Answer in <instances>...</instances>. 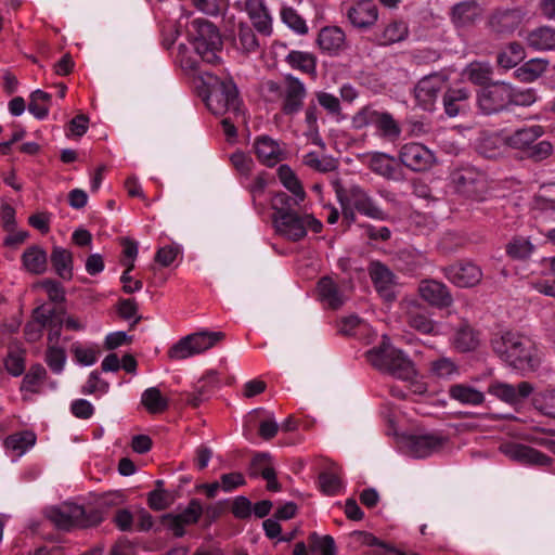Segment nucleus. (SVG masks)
<instances>
[{
  "instance_id": "nucleus-21",
  "label": "nucleus",
  "mask_w": 555,
  "mask_h": 555,
  "mask_svg": "<svg viewBox=\"0 0 555 555\" xmlns=\"http://www.w3.org/2000/svg\"><path fill=\"white\" fill-rule=\"evenodd\" d=\"M348 20L360 29H367L378 17V9L372 0H360L348 9Z\"/></svg>"
},
{
  "instance_id": "nucleus-39",
  "label": "nucleus",
  "mask_w": 555,
  "mask_h": 555,
  "mask_svg": "<svg viewBox=\"0 0 555 555\" xmlns=\"http://www.w3.org/2000/svg\"><path fill=\"white\" fill-rule=\"evenodd\" d=\"M278 175L282 184L293 194L292 199L301 203L306 198L305 190L294 171L287 165H281Z\"/></svg>"
},
{
  "instance_id": "nucleus-23",
  "label": "nucleus",
  "mask_w": 555,
  "mask_h": 555,
  "mask_svg": "<svg viewBox=\"0 0 555 555\" xmlns=\"http://www.w3.org/2000/svg\"><path fill=\"white\" fill-rule=\"evenodd\" d=\"M470 91L467 88H450L442 99L444 112L449 117L465 114L470 105Z\"/></svg>"
},
{
  "instance_id": "nucleus-49",
  "label": "nucleus",
  "mask_w": 555,
  "mask_h": 555,
  "mask_svg": "<svg viewBox=\"0 0 555 555\" xmlns=\"http://www.w3.org/2000/svg\"><path fill=\"white\" fill-rule=\"evenodd\" d=\"M308 546L311 552H320L322 555H335L336 545L332 535H319L317 532H311L308 535Z\"/></svg>"
},
{
  "instance_id": "nucleus-15",
  "label": "nucleus",
  "mask_w": 555,
  "mask_h": 555,
  "mask_svg": "<svg viewBox=\"0 0 555 555\" xmlns=\"http://www.w3.org/2000/svg\"><path fill=\"white\" fill-rule=\"evenodd\" d=\"M447 439L439 434L409 435L404 439L408 452L417 459H424L442 449Z\"/></svg>"
},
{
  "instance_id": "nucleus-33",
  "label": "nucleus",
  "mask_w": 555,
  "mask_h": 555,
  "mask_svg": "<svg viewBox=\"0 0 555 555\" xmlns=\"http://www.w3.org/2000/svg\"><path fill=\"white\" fill-rule=\"evenodd\" d=\"M537 250V246L532 244L529 237L522 235H515L506 244V255L512 260L526 261Z\"/></svg>"
},
{
  "instance_id": "nucleus-53",
  "label": "nucleus",
  "mask_w": 555,
  "mask_h": 555,
  "mask_svg": "<svg viewBox=\"0 0 555 555\" xmlns=\"http://www.w3.org/2000/svg\"><path fill=\"white\" fill-rule=\"evenodd\" d=\"M319 485L321 491L330 496L337 495L343 488L340 477L336 472L333 470H325L320 473Z\"/></svg>"
},
{
  "instance_id": "nucleus-55",
  "label": "nucleus",
  "mask_w": 555,
  "mask_h": 555,
  "mask_svg": "<svg viewBox=\"0 0 555 555\" xmlns=\"http://www.w3.org/2000/svg\"><path fill=\"white\" fill-rule=\"evenodd\" d=\"M62 320L56 314V306H51V313H49V318L47 320L46 330L47 334V346H59V341L62 335Z\"/></svg>"
},
{
  "instance_id": "nucleus-44",
  "label": "nucleus",
  "mask_w": 555,
  "mask_h": 555,
  "mask_svg": "<svg viewBox=\"0 0 555 555\" xmlns=\"http://www.w3.org/2000/svg\"><path fill=\"white\" fill-rule=\"evenodd\" d=\"M546 69V62L540 59H531L517 68L513 75L522 82H532L538 79Z\"/></svg>"
},
{
  "instance_id": "nucleus-32",
  "label": "nucleus",
  "mask_w": 555,
  "mask_h": 555,
  "mask_svg": "<svg viewBox=\"0 0 555 555\" xmlns=\"http://www.w3.org/2000/svg\"><path fill=\"white\" fill-rule=\"evenodd\" d=\"M51 264L55 273L63 280L73 278V254L63 247L54 246L51 256Z\"/></svg>"
},
{
  "instance_id": "nucleus-25",
  "label": "nucleus",
  "mask_w": 555,
  "mask_h": 555,
  "mask_svg": "<svg viewBox=\"0 0 555 555\" xmlns=\"http://www.w3.org/2000/svg\"><path fill=\"white\" fill-rule=\"evenodd\" d=\"M51 306L50 304H42L33 310L30 320L24 326V335L27 341L36 343L42 337L49 313H51Z\"/></svg>"
},
{
  "instance_id": "nucleus-41",
  "label": "nucleus",
  "mask_w": 555,
  "mask_h": 555,
  "mask_svg": "<svg viewBox=\"0 0 555 555\" xmlns=\"http://www.w3.org/2000/svg\"><path fill=\"white\" fill-rule=\"evenodd\" d=\"M141 403L151 414L165 412L169 406L168 399L157 387L146 388L141 396Z\"/></svg>"
},
{
  "instance_id": "nucleus-54",
  "label": "nucleus",
  "mask_w": 555,
  "mask_h": 555,
  "mask_svg": "<svg viewBox=\"0 0 555 555\" xmlns=\"http://www.w3.org/2000/svg\"><path fill=\"white\" fill-rule=\"evenodd\" d=\"M533 404L542 414L555 418V389H545L539 392Z\"/></svg>"
},
{
  "instance_id": "nucleus-40",
  "label": "nucleus",
  "mask_w": 555,
  "mask_h": 555,
  "mask_svg": "<svg viewBox=\"0 0 555 555\" xmlns=\"http://www.w3.org/2000/svg\"><path fill=\"white\" fill-rule=\"evenodd\" d=\"M465 74L472 83L479 86V89L495 82L492 79V67L487 63L473 62L466 67Z\"/></svg>"
},
{
  "instance_id": "nucleus-34",
  "label": "nucleus",
  "mask_w": 555,
  "mask_h": 555,
  "mask_svg": "<svg viewBox=\"0 0 555 555\" xmlns=\"http://www.w3.org/2000/svg\"><path fill=\"white\" fill-rule=\"evenodd\" d=\"M345 42V33L337 26L323 27L318 36V44L321 50L328 53L337 52Z\"/></svg>"
},
{
  "instance_id": "nucleus-45",
  "label": "nucleus",
  "mask_w": 555,
  "mask_h": 555,
  "mask_svg": "<svg viewBox=\"0 0 555 555\" xmlns=\"http://www.w3.org/2000/svg\"><path fill=\"white\" fill-rule=\"evenodd\" d=\"M286 62L291 67L301 70L302 73H315L317 59L312 53L293 50L287 54Z\"/></svg>"
},
{
  "instance_id": "nucleus-1",
  "label": "nucleus",
  "mask_w": 555,
  "mask_h": 555,
  "mask_svg": "<svg viewBox=\"0 0 555 555\" xmlns=\"http://www.w3.org/2000/svg\"><path fill=\"white\" fill-rule=\"evenodd\" d=\"M183 67L199 78L205 89L204 101L208 109L215 115L232 112L241 113V99L232 77L218 75L203 69L199 61L193 57L183 60Z\"/></svg>"
},
{
  "instance_id": "nucleus-37",
  "label": "nucleus",
  "mask_w": 555,
  "mask_h": 555,
  "mask_svg": "<svg viewBox=\"0 0 555 555\" xmlns=\"http://www.w3.org/2000/svg\"><path fill=\"white\" fill-rule=\"evenodd\" d=\"M262 412L261 409L251 411L246 417L244 428L258 426L260 437L270 440L278 434L279 425L273 416L258 422V416Z\"/></svg>"
},
{
  "instance_id": "nucleus-52",
  "label": "nucleus",
  "mask_w": 555,
  "mask_h": 555,
  "mask_svg": "<svg viewBox=\"0 0 555 555\" xmlns=\"http://www.w3.org/2000/svg\"><path fill=\"white\" fill-rule=\"evenodd\" d=\"M47 377V371L40 363L31 365L23 378L22 390L37 392V386Z\"/></svg>"
},
{
  "instance_id": "nucleus-28",
  "label": "nucleus",
  "mask_w": 555,
  "mask_h": 555,
  "mask_svg": "<svg viewBox=\"0 0 555 555\" xmlns=\"http://www.w3.org/2000/svg\"><path fill=\"white\" fill-rule=\"evenodd\" d=\"M367 167L372 172L386 179H398V165L392 156L382 152H374L369 155Z\"/></svg>"
},
{
  "instance_id": "nucleus-38",
  "label": "nucleus",
  "mask_w": 555,
  "mask_h": 555,
  "mask_svg": "<svg viewBox=\"0 0 555 555\" xmlns=\"http://www.w3.org/2000/svg\"><path fill=\"white\" fill-rule=\"evenodd\" d=\"M525 59V49L519 42H511L498 53L496 63L500 68L508 70Z\"/></svg>"
},
{
  "instance_id": "nucleus-50",
  "label": "nucleus",
  "mask_w": 555,
  "mask_h": 555,
  "mask_svg": "<svg viewBox=\"0 0 555 555\" xmlns=\"http://www.w3.org/2000/svg\"><path fill=\"white\" fill-rule=\"evenodd\" d=\"M44 360L54 374H61L67 360L65 349L60 346H47Z\"/></svg>"
},
{
  "instance_id": "nucleus-2",
  "label": "nucleus",
  "mask_w": 555,
  "mask_h": 555,
  "mask_svg": "<svg viewBox=\"0 0 555 555\" xmlns=\"http://www.w3.org/2000/svg\"><path fill=\"white\" fill-rule=\"evenodd\" d=\"M300 203L292 199V196L285 192H276L271 198V208L273 210V224L275 231L283 237L292 242H298L307 235L310 229L313 233H320L323 224L309 214H299L296 208Z\"/></svg>"
},
{
  "instance_id": "nucleus-43",
  "label": "nucleus",
  "mask_w": 555,
  "mask_h": 555,
  "mask_svg": "<svg viewBox=\"0 0 555 555\" xmlns=\"http://www.w3.org/2000/svg\"><path fill=\"white\" fill-rule=\"evenodd\" d=\"M529 46L538 50H555V29L540 27L528 36Z\"/></svg>"
},
{
  "instance_id": "nucleus-22",
  "label": "nucleus",
  "mask_w": 555,
  "mask_h": 555,
  "mask_svg": "<svg viewBox=\"0 0 555 555\" xmlns=\"http://www.w3.org/2000/svg\"><path fill=\"white\" fill-rule=\"evenodd\" d=\"M522 12L520 9H498L489 20L491 29L498 34H512L520 25Z\"/></svg>"
},
{
  "instance_id": "nucleus-27",
  "label": "nucleus",
  "mask_w": 555,
  "mask_h": 555,
  "mask_svg": "<svg viewBox=\"0 0 555 555\" xmlns=\"http://www.w3.org/2000/svg\"><path fill=\"white\" fill-rule=\"evenodd\" d=\"M449 397L463 405L477 406L485 402V393L468 383L453 384L448 389Z\"/></svg>"
},
{
  "instance_id": "nucleus-48",
  "label": "nucleus",
  "mask_w": 555,
  "mask_h": 555,
  "mask_svg": "<svg viewBox=\"0 0 555 555\" xmlns=\"http://www.w3.org/2000/svg\"><path fill=\"white\" fill-rule=\"evenodd\" d=\"M406 322L409 326L422 334H437L436 323L421 311H411L408 313Z\"/></svg>"
},
{
  "instance_id": "nucleus-47",
  "label": "nucleus",
  "mask_w": 555,
  "mask_h": 555,
  "mask_svg": "<svg viewBox=\"0 0 555 555\" xmlns=\"http://www.w3.org/2000/svg\"><path fill=\"white\" fill-rule=\"evenodd\" d=\"M422 264V256L415 250L400 249L396 256V267L405 273H413Z\"/></svg>"
},
{
  "instance_id": "nucleus-64",
  "label": "nucleus",
  "mask_w": 555,
  "mask_h": 555,
  "mask_svg": "<svg viewBox=\"0 0 555 555\" xmlns=\"http://www.w3.org/2000/svg\"><path fill=\"white\" fill-rule=\"evenodd\" d=\"M109 384L100 377L98 371L90 373L88 380L82 387L81 392L85 395H91L95 392L106 393L108 391Z\"/></svg>"
},
{
  "instance_id": "nucleus-14",
  "label": "nucleus",
  "mask_w": 555,
  "mask_h": 555,
  "mask_svg": "<svg viewBox=\"0 0 555 555\" xmlns=\"http://www.w3.org/2000/svg\"><path fill=\"white\" fill-rule=\"evenodd\" d=\"M400 163L413 171H425L435 162L434 154L421 143H406L399 152Z\"/></svg>"
},
{
  "instance_id": "nucleus-12",
  "label": "nucleus",
  "mask_w": 555,
  "mask_h": 555,
  "mask_svg": "<svg viewBox=\"0 0 555 555\" xmlns=\"http://www.w3.org/2000/svg\"><path fill=\"white\" fill-rule=\"evenodd\" d=\"M456 191L474 201H482L487 192L486 175L476 167L466 165L454 169L451 173Z\"/></svg>"
},
{
  "instance_id": "nucleus-46",
  "label": "nucleus",
  "mask_w": 555,
  "mask_h": 555,
  "mask_svg": "<svg viewBox=\"0 0 555 555\" xmlns=\"http://www.w3.org/2000/svg\"><path fill=\"white\" fill-rule=\"evenodd\" d=\"M408 25L403 21H392L384 29L380 37V44L389 46L400 42L408 37Z\"/></svg>"
},
{
  "instance_id": "nucleus-11",
  "label": "nucleus",
  "mask_w": 555,
  "mask_h": 555,
  "mask_svg": "<svg viewBox=\"0 0 555 555\" xmlns=\"http://www.w3.org/2000/svg\"><path fill=\"white\" fill-rule=\"evenodd\" d=\"M476 101L483 115H494L509 111L511 83L502 80L477 90Z\"/></svg>"
},
{
  "instance_id": "nucleus-61",
  "label": "nucleus",
  "mask_w": 555,
  "mask_h": 555,
  "mask_svg": "<svg viewBox=\"0 0 555 555\" xmlns=\"http://www.w3.org/2000/svg\"><path fill=\"white\" fill-rule=\"evenodd\" d=\"M315 102L324 108L327 114L332 116L339 115L341 107L340 101L337 96L324 91H319L315 92Z\"/></svg>"
},
{
  "instance_id": "nucleus-63",
  "label": "nucleus",
  "mask_w": 555,
  "mask_h": 555,
  "mask_svg": "<svg viewBox=\"0 0 555 555\" xmlns=\"http://www.w3.org/2000/svg\"><path fill=\"white\" fill-rule=\"evenodd\" d=\"M72 351L76 360L82 365H92L96 362L99 350L95 348H86L76 343L72 345Z\"/></svg>"
},
{
  "instance_id": "nucleus-24",
  "label": "nucleus",
  "mask_w": 555,
  "mask_h": 555,
  "mask_svg": "<svg viewBox=\"0 0 555 555\" xmlns=\"http://www.w3.org/2000/svg\"><path fill=\"white\" fill-rule=\"evenodd\" d=\"M254 151L258 160L268 167L275 166L282 159L280 144L266 134L255 139Z\"/></svg>"
},
{
  "instance_id": "nucleus-36",
  "label": "nucleus",
  "mask_w": 555,
  "mask_h": 555,
  "mask_svg": "<svg viewBox=\"0 0 555 555\" xmlns=\"http://www.w3.org/2000/svg\"><path fill=\"white\" fill-rule=\"evenodd\" d=\"M22 261L27 271L42 274L47 270L48 255L41 247L33 245L23 253Z\"/></svg>"
},
{
  "instance_id": "nucleus-5",
  "label": "nucleus",
  "mask_w": 555,
  "mask_h": 555,
  "mask_svg": "<svg viewBox=\"0 0 555 555\" xmlns=\"http://www.w3.org/2000/svg\"><path fill=\"white\" fill-rule=\"evenodd\" d=\"M188 36L203 63L217 64L220 62L219 53L222 50L223 41L215 24L205 18H194L188 28Z\"/></svg>"
},
{
  "instance_id": "nucleus-62",
  "label": "nucleus",
  "mask_w": 555,
  "mask_h": 555,
  "mask_svg": "<svg viewBox=\"0 0 555 555\" xmlns=\"http://www.w3.org/2000/svg\"><path fill=\"white\" fill-rule=\"evenodd\" d=\"M170 503V495L164 489H154L147 494V505L153 511H164L169 507Z\"/></svg>"
},
{
  "instance_id": "nucleus-17",
  "label": "nucleus",
  "mask_w": 555,
  "mask_h": 555,
  "mask_svg": "<svg viewBox=\"0 0 555 555\" xmlns=\"http://www.w3.org/2000/svg\"><path fill=\"white\" fill-rule=\"evenodd\" d=\"M533 391V386L529 382H520L518 385H512L502 382H495L489 385L488 392L508 404H518L525 401Z\"/></svg>"
},
{
  "instance_id": "nucleus-18",
  "label": "nucleus",
  "mask_w": 555,
  "mask_h": 555,
  "mask_svg": "<svg viewBox=\"0 0 555 555\" xmlns=\"http://www.w3.org/2000/svg\"><path fill=\"white\" fill-rule=\"evenodd\" d=\"M442 88L443 80L439 75H430L421 79L414 89L417 105L425 111H433Z\"/></svg>"
},
{
  "instance_id": "nucleus-58",
  "label": "nucleus",
  "mask_w": 555,
  "mask_h": 555,
  "mask_svg": "<svg viewBox=\"0 0 555 555\" xmlns=\"http://www.w3.org/2000/svg\"><path fill=\"white\" fill-rule=\"evenodd\" d=\"M35 442V434L27 430L10 435L7 438V446L21 453H24L27 449L33 447Z\"/></svg>"
},
{
  "instance_id": "nucleus-56",
  "label": "nucleus",
  "mask_w": 555,
  "mask_h": 555,
  "mask_svg": "<svg viewBox=\"0 0 555 555\" xmlns=\"http://www.w3.org/2000/svg\"><path fill=\"white\" fill-rule=\"evenodd\" d=\"M430 372L440 378L459 375V366L450 358L441 357L430 363Z\"/></svg>"
},
{
  "instance_id": "nucleus-57",
  "label": "nucleus",
  "mask_w": 555,
  "mask_h": 555,
  "mask_svg": "<svg viewBox=\"0 0 555 555\" xmlns=\"http://www.w3.org/2000/svg\"><path fill=\"white\" fill-rule=\"evenodd\" d=\"M281 18L291 29L299 35L307 34L308 27L306 21L291 7L281 10Z\"/></svg>"
},
{
  "instance_id": "nucleus-42",
  "label": "nucleus",
  "mask_w": 555,
  "mask_h": 555,
  "mask_svg": "<svg viewBox=\"0 0 555 555\" xmlns=\"http://www.w3.org/2000/svg\"><path fill=\"white\" fill-rule=\"evenodd\" d=\"M52 96L50 93L44 92L40 89L35 90L30 93L28 111L37 119H44L50 109Z\"/></svg>"
},
{
  "instance_id": "nucleus-10",
  "label": "nucleus",
  "mask_w": 555,
  "mask_h": 555,
  "mask_svg": "<svg viewBox=\"0 0 555 555\" xmlns=\"http://www.w3.org/2000/svg\"><path fill=\"white\" fill-rule=\"evenodd\" d=\"M267 89L281 99V112L285 116L293 117L301 111L307 89L297 77L286 75L283 85L270 80L267 82Z\"/></svg>"
},
{
  "instance_id": "nucleus-35",
  "label": "nucleus",
  "mask_w": 555,
  "mask_h": 555,
  "mask_svg": "<svg viewBox=\"0 0 555 555\" xmlns=\"http://www.w3.org/2000/svg\"><path fill=\"white\" fill-rule=\"evenodd\" d=\"M234 43L237 47V49H240L242 53L246 55L250 53H256L260 48L259 40L253 27L246 23H240L237 25V28L235 30Z\"/></svg>"
},
{
  "instance_id": "nucleus-29",
  "label": "nucleus",
  "mask_w": 555,
  "mask_h": 555,
  "mask_svg": "<svg viewBox=\"0 0 555 555\" xmlns=\"http://www.w3.org/2000/svg\"><path fill=\"white\" fill-rule=\"evenodd\" d=\"M480 344V334L469 324H461L452 338V345L459 352H470L478 348Z\"/></svg>"
},
{
  "instance_id": "nucleus-8",
  "label": "nucleus",
  "mask_w": 555,
  "mask_h": 555,
  "mask_svg": "<svg viewBox=\"0 0 555 555\" xmlns=\"http://www.w3.org/2000/svg\"><path fill=\"white\" fill-rule=\"evenodd\" d=\"M224 333L202 330L179 339L168 350L171 360H184L214 348L224 338Z\"/></svg>"
},
{
  "instance_id": "nucleus-59",
  "label": "nucleus",
  "mask_w": 555,
  "mask_h": 555,
  "mask_svg": "<svg viewBox=\"0 0 555 555\" xmlns=\"http://www.w3.org/2000/svg\"><path fill=\"white\" fill-rule=\"evenodd\" d=\"M302 163L319 171V172H330L333 171L336 166L333 158L323 157L320 158L319 155L315 152H309L304 156Z\"/></svg>"
},
{
  "instance_id": "nucleus-26",
  "label": "nucleus",
  "mask_w": 555,
  "mask_h": 555,
  "mask_svg": "<svg viewBox=\"0 0 555 555\" xmlns=\"http://www.w3.org/2000/svg\"><path fill=\"white\" fill-rule=\"evenodd\" d=\"M507 453L513 460L521 464L547 467L553 462L552 457L544 454L543 452L524 444L512 446Z\"/></svg>"
},
{
  "instance_id": "nucleus-13",
  "label": "nucleus",
  "mask_w": 555,
  "mask_h": 555,
  "mask_svg": "<svg viewBox=\"0 0 555 555\" xmlns=\"http://www.w3.org/2000/svg\"><path fill=\"white\" fill-rule=\"evenodd\" d=\"M352 124L357 129L373 125L388 138L400 135V128L389 113H380L371 107H363L352 118Z\"/></svg>"
},
{
  "instance_id": "nucleus-6",
  "label": "nucleus",
  "mask_w": 555,
  "mask_h": 555,
  "mask_svg": "<svg viewBox=\"0 0 555 555\" xmlns=\"http://www.w3.org/2000/svg\"><path fill=\"white\" fill-rule=\"evenodd\" d=\"M544 134L540 125L524 127L515 130L505 138V143L524 153V157L539 163L553 154V145L547 140H539Z\"/></svg>"
},
{
  "instance_id": "nucleus-30",
  "label": "nucleus",
  "mask_w": 555,
  "mask_h": 555,
  "mask_svg": "<svg viewBox=\"0 0 555 555\" xmlns=\"http://www.w3.org/2000/svg\"><path fill=\"white\" fill-rule=\"evenodd\" d=\"M481 16V8L475 1L457 3L452 9V22L456 27H467Z\"/></svg>"
},
{
  "instance_id": "nucleus-9",
  "label": "nucleus",
  "mask_w": 555,
  "mask_h": 555,
  "mask_svg": "<svg viewBox=\"0 0 555 555\" xmlns=\"http://www.w3.org/2000/svg\"><path fill=\"white\" fill-rule=\"evenodd\" d=\"M336 196L339 204H350L354 209L371 219L385 221L388 214L378 205L377 201L362 186L351 184L349 186H337Z\"/></svg>"
},
{
  "instance_id": "nucleus-3",
  "label": "nucleus",
  "mask_w": 555,
  "mask_h": 555,
  "mask_svg": "<svg viewBox=\"0 0 555 555\" xmlns=\"http://www.w3.org/2000/svg\"><path fill=\"white\" fill-rule=\"evenodd\" d=\"M490 346L502 362L517 371L533 372L541 363L533 340L520 333H496L491 337Z\"/></svg>"
},
{
  "instance_id": "nucleus-60",
  "label": "nucleus",
  "mask_w": 555,
  "mask_h": 555,
  "mask_svg": "<svg viewBox=\"0 0 555 555\" xmlns=\"http://www.w3.org/2000/svg\"><path fill=\"white\" fill-rule=\"evenodd\" d=\"M41 287L46 291L50 301L55 304V306L65 301V289L61 282L53 279H46L41 282Z\"/></svg>"
},
{
  "instance_id": "nucleus-4",
  "label": "nucleus",
  "mask_w": 555,
  "mask_h": 555,
  "mask_svg": "<svg viewBox=\"0 0 555 555\" xmlns=\"http://www.w3.org/2000/svg\"><path fill=\"white\" fill-rule=\"evenodd\" d=\"M365 357L372 366L397 378L410 380L415 376L412 361L400 349L393 347L386 336L377 346L367 350Z\"/></svg>"
},
{
  "instance_id": "nucleus-20",
  "label": "nucleus",
  "mask_w": 555,
  "mask_h": 555,
  "mask_svg": "<svg viewBox=\"0 0 555 555\" xmlns=\"http://www.w3.org/2000/svg\"><path fill=\"white\" fill-rule=\"evenodd\" d=\"M369 274L378 294L387 301L393 300L395 274L392 271L380 261H372L369 266Z\"/></svg>"
},
{
  "instance_id": "nucleus-31",
  "label": "nucleus",
  "mask_w": 555,
  "mask_h": 555,
  "mask_svg": "<svg viewBox=\"0 0 555 555\" xmlns=\"http://www.w3.org/2000/svg\"><path fill=\"white\" fill-rule=\"evenodd\" d=\"M320 299L331 309H338L344 304V297L337 284L330 276H323L318 282Z\"/></svg>"
},
{
  "instance_id": "nucleus-51",
  "label": "nucleus",
  "mask_w": 555,
  "mask_h": 555,
  "mask_svg": "<svg viewBox=\"0 0 555 555\" xmlns=\"http://www.w3.org/2000/svg\"><path fill=\"white\" fill-rule=\"evenodd\" d=\"M538 99L533 88H517L511 85L509 111L514 106H531Z\"/></svg>"
},
{
  "instance_id": "nucleus-19",
  "label": "nucleus",
  "mask_w": 555,
  "mask_h": 555,
  "mask_svg": "<svg viewBox=\"0 0 555 555\" xmlns=\"http://www.w3.org/2000/svg\"><path fill=\"white\" fill-rule=\"evenodd\" d=\"M418 292L423 300L437 308H448L453 302L452 295L440 281L424 280L418 286Z\"/></svg>"
},
{
  "instance_id": "nucleus-7",
  "label": "nucleus",
  "mask_w": 555,
  "mask_h": 555,
  "mask_svg": "<svg viewBox=\"0 0 555 555\" xmlns=\"http://www.w3.org/2000/svg\"><path fill=\"white\" fill-rule=\"evenodd\" d=\"M47 517L62 530H69L74 526L92 527L103 521L101 511L77 504L52 506L47 511Z\"/></svg>"
},
{
  "instance_id": "nucleus-16",
  "label": "nucleus",
  "mask_w": 555,
  "mask_h": 555,
  "mask_svg": "<svg viewBox=\"0 0 555 555\" xmlns=\"http://www.w3.org/2000/svg\"><path fill=\"white\" fill-rule=\"evenodd\" d=\"M444 276L459 287H472L479 283L482 273L478 266L470 261H459L443 268Z\"/></svg>"
}]
</instances>
